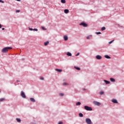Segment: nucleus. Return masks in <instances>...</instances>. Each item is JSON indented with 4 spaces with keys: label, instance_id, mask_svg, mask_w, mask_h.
I'll use <instances>...</instances> for the list:
<instances>
[{
    "label": "nucleus",
    "instance_id": "1",
    "mask_svg": "<svg viewBox=\"0 0 124 124\" xmlns=\"http://www.w3.org/2000/svg\"><path fill=\"white\" fill-rule=\"evenodd\" d=\"M10 49H12V47H4L2 49V53H7V52H8V50H10Z\"/></svg>",
    "mask_w": 124,
    "mask_h": 124
},
{
    "label": "nucleus",
    "instance_id": "2",
    "mask_svg": "<svg viewBox=\"0 0 124 124\" xmlns=\"http://www.w3.org/2000/svg\"><path fill=\"white\" fill-rule=\"evenodd\" d=\"M84 109H85V110H87V111H92V110H93V108H92L87 106H85L84 107Z\"/></svg>",
    "mask_w": 124,
    "mask_h": 124
},
{
    "label": "nucleus",
    "instance_id": "3",
    "mask_svg": "<svg viewBox=\"0 0 124 124\" xmlns=\"http://www.w3.org/2000/svg\"><path fill=\"white\" fill-rule=\"evenodd\" d=\"M85 122L86 123H87L88 124H92V120H91V119H90L89 118H86L85 119Z\"/></svg>",
    "mask_w": 124,
    "mask_h": 124
},
{
    "label": "nucleus",
    "instance_id": "4",
    "mask_svg": "<svg viewBox=\"0 0 124 124\" xmlns=\"http://www.w3.org/2000/svg\"><path fill=\"white\" fill-rule=\"evenodd\" d=\"M93 104L96 105L97 106H100V105H101V104H100V103L95 101H93Z\"/></svg>",
    "mask_w": 124,
    "mask_h": 124
},
{
    "label": "nucleus",
    "instance_id": "5",
    "mask_svg": "<svg viewBox=\"0 0 124 124\" xmlns=\"http://www.w3.org/2000/svg\"><path fill=\"white\" fill-rule=\"evenodd\" d=\"M21 96L23 98H26V94H25V93L23 91L21 92Z\"/></svg>",
    "mask_w": 124,
    "mask_h": 124
},
{
    "label": "nucleus",
    "instance_id": "6",
    "mask_svg": "<svg viewBox=\"0 0 124 124\" xmlns=\"http://www.w3.org/2000/svg\"><path fill=\"white\" fill-rule=\"evenodd\" d=\"M79 25L80 26H83V27H88V24L84 22H81Z\"/></svg>",
    "mask_w": 124,
    "mask_h": 124
},
{
    "label": "nucleus",
    "instance_id": "7",
    "mask_svg": "<svg viewBox=\"0 0 124 124\" xmlns=\"http://www.w3.org/2000/svg\"><path fill=\"white\" fill-rule=\"evenodd\" d=\"M96 59H97V60H101V59H102V57L100 55H97L96 56Z\"/></svg>",
    "mask_w": 124,
    "mask_h": 124
},
{
    "label": "nucleus",
    "instance_id": "8",
    "mask_svg": "<svg viewBox=\"0 0 124 124\" xmlns=\"http://www.w3.org/2000/svg\"><path fill=\"white\" fill-rule=\"evenodd\" d=\"M63 38H64V40H65V41L68 40V37H67V36H64Z\"/></svg>",
    "mask_w": 124,
    "mask_h": 124
},
{
    "label": "nucleus",
    "instance_id": "9",
    "mask_svg": "<svg viewBox=\"0 0 124 124\" xmlns=\"http://www.w3.org/2000/svg\"><path fill=\"white\" fill-rule=\"evenodd\" d=\"M112 102H113V103H118V101L116 99H112Z\"/></svg>",
    "mask_w": 124,
    "mask_h": 124
},
{
    "label": "nucleus",
    "instance_id": "10",
    "mask_svg": "<svg viewBox=\"0 0 124 124\" xmlns=\"http://www.w3.org/2000/svg\"><path fill=\"white\" fill-rule=\"evenodd\" d=\"M67 56H68L69 57H71L72 56V54H71V53L68 52L67 53Z\"/></svg>",
    "mask_w": 124,
    "mask_h": 124
},
{
    "label": "nucleus",
    "instance_id": "11",
    "mask_svg": "<svg viewBox=\"0 0 124 124\" xmlns=\"http://www.w3.org/2000/svg\"><path fill=\"white\" fill-rule=\"evenodd\" d=\"M64 12L66 14H67V13H68V12H69V10L68 9H65V10H64Z\"/></svg>",
    "mask_w": 124,
    "mask_h": 124
},
{
    "label": "nucleus",
    "instance_id": "12",
    "mask_svg": "<svg viewBox=\"0 0 124 124\" xmlns=\"http://www.w3.org/2000/svg\"><path fill=\"white\" fill-rule=\"evenodd\" d=\"M104 82H105L106 83V84H110V81L106 80H104Z\"/></svg>",
    "mask_w": 124,
    "mask_h": 124
},
{
    "label": "nucleus",
    "instance_id": "13",
    "mask_svg": "<svg viewBox=\"0 0 124 124\" xmlns=\"http://www.w3.org/2000/svg\"><path fill=\"white\" fill-rule=\"evenodd\" d=\"M30 100H31V101L32 102H35V100L34 98H30Z\"/></svg>",
    "mask_w": 124,
    "mask_h": 124
},
{
    "label": "nucleus",
    "instance_id": "14",
    "mask_svg": "<svg viewBox=\"0 0 124 124\" xmlns=\"http://www.w3.org/2000/svg\"><path fill=\"white\" fill-rule=\"evenodd\" d=\"M48 44H49V41H46L44 43L45 46H47V45H48Z\"/></svg>",
    "mask_w": 124,
    "mask_h": 124
},
{
    "label": "nucleus",
    "instance_id": "15",
    "mask_svg": "<svg viewBox=\"0 0 124 124\" xmlns=\"http://www.w3.org/2000/svg\"><path fill=\"white\" fill-rule=\"evenodd\" d=\"M55 70L56 71H58V72H62V70L59 69H56Z\"/></svg>",
    "mask_w": 124,
    "mask_h": 124
},
{
    "label": "nucleus",
    "instance_id": "16",
    "mask_svg": "<svg viewBox=\"0 0 124 124\" xmlns=\"http://www.w3.org/2000/svg\"><path fill=\"white\" fill-rule=\"evenodd\" d=\"M105 58H106V59H111V57L108 55H105Z\"/></svg>",
    "mask_w": 124,
    "mask_h": 124
},
{
    "label": "nucleus",
    "instance_id": "17",
    "mask_svg": "<svg viewBox=\"0 0 124 124\" xmlns=\"http://www.w3.org/2000/svg\"><path fill=\"white\" fill-rule=\"evenodd\" d=\"M110 80L111 81V82H115V79H114L113 78H110Z\"/></svg>",
    "mask_w": 124,
    "mask_h": 124
},
{
    "label": "nucleus",
    "instance_id": "18",
    "mask_svg": "<svg viewBox=\"0 0 124 124\" xmlns=\"http://www.w3.org/2000/svg\"><path fill=\"white\" fill-rule=\"evenodd\" d=\"M106 30V28H105V27H103L101 28V31H105Z\"/></svg>",
    "mask_w": 124,
    "mask_h": 124
},
{
    "label": "nucleus",
    "instance_id": "19",
    "mask_svg": "<svg viewBox=\"0 0 124 124\" xmlns=\"http://www.w3.org/2000/svg\"><path fill=\"white\" fill-rule=\"evenodd\" d=\"M16 121L17 122H18V123H21V119H19V118H16Z\"/></svg>",
    "mask_w": 124,
    "mask_h": 124
},
{
    "label": "nucleus",
    "instance_id": "20",
    "mask_svg": "<svg viewBox=\"0 0 124 124\" xmlns=\"http://www.w3.org/2000/svg\"><path fill=\"white\" fill-rule=\"evenodd\" d=\"M5 99L4 98H2L0 99V102H2V101H3V100H5Z\"/></svg>",
    "mask_w": 124,
    "mask_h": 124
},
{
    "label": "nucleus",
    "instance_id": "21",
    "mask_svg": "<svg viewBox=\"0 0 124 124\" xmlns=\"http://www.w3.org/2000/svg\"><path fill=\"white\" fill-rule=\"evenodd\" d=\"M93 36L92 35H90L87 37V39H90V37H92Z\"/></svg>",
    "mask_w": 124,
    "mask_h": 124
},
{
    "label": "nucleus",
    "instance_id": "22",
    "mask_svg": "<svg viewBox=\"0 0 124 124\" xmlns=\"http://www.w3.org/2000/svg\"><path fill=\"white\" fill-rule=\"evenodd\" d=\"M75 68H76V69H77V70H80V68L77 67V66H75L74 67Z\"/></svg>",
    "mask_w": 124,
    "mask_h": 124
},
{
    "label": "nucleus",
    "instance_id": "23",
    "mask_svg": "<svg viewBox=\"0 0 124 124\" xmlns=\"http://www.w3.org/2000/svg\"><path fill=\"white\" fill-rule=\"evenodd\" d=\"M59 95L60 96H63V95H64V94H63V93H59Z\"/></svg>",
    "mask_w": 124,
    "mask_h": 124
},
{
    "label": "nucleus",
    "instance_id": "24",
    "mask_svg": "<svg viewBox=\"0 0 124 124\" xmlns=\"http://www.w3.org/2000/svg\"><path fill=\"white\" fill-rule=\"evenodd\" d=\"M62 3H65V0H61Z\"/></svg>",
    "mask_w": 124,
    "mask_h": 124
},
{
    "label": "nucleus",
    "instance_id": "25",
    "mask_svg": "<svg viewBox=\"0 0 124 124\" xmlns=\"http://www.w3.org/2000/svg\"><path fill=\"white\" fill-rule=\"evenodd\" d=\"M79 116L81 117V118H82V117H83V115L81 113H80L79 114Z\"/></svg>",
    "mask_w": 124,
    "mask_h": 124
},
{
    "label": "nucleus",
    "instance_id": "26",
    "mask_svg": "<svg viewBox=\"0 0 124 124\" xmlns=\"http://www.w3.org/2000/svg\"><path fill=\"white\" fill-rule=\"evenodd\" d=\"M114 41H115V40H113L112 41L108 42V44H111V43H113V42H114Z\"/></svg>",
    "mask_w": 124,
    "mask_h": 124
},
{
    "label": "nucleus",
    "instance_id": "27",
    "mask_svg": "<svg viewBox=\"0 0 124 124\" xmlns=\"http://www.w3.org/2000/svg\"><path fill=\"white\" fill-rule=\"evenodd\" d=\"M76 105L78 106V105H81V102H78V103H76Z\"/></svg>",
    "mask_w": 124,
    "mask_h": 124
},
{
    "label": "nucleus",
    "instance_id": "28",
    "mask_svg": "<svg viewBox=\"0 0 124 124\" xmlns=\"http://www.w3.org/2000/svg\"><path fill=\"white\" fill-rule=\"evenodd\" d=\"M103 93H104V92L103 91L100 92V94H103Z\"/></svg>",
    "mask_w": 124,
    "mask_h": 124
},
{
    "label": "nucleus",
    "instance_id": "29",
    "mask_svg": "<svg viewBox=\"0 0 124 124\" xmlns=\"http://www.w3.org/2000/svg\"><path fill=\"white\" fill-rule=\"evenodd\" d=\"M33 31H38V30H37V29H33Z\"/></svg>",
    "mask_w": 124,
    "mask_h": 124
},
{
    "label": "nucleus",
    "instance_id": "30",
    "mask_svg": "<svg viewBox=\"0 0 124 124\" xmlns=\"http://www.w3.org/2000/svg\"><path fill=\"white\" fill-rule=\"evenodd\" d=\"M96 34H101V32H97Z\"/></svg>",
    "mask_w": 124,
    "mask_h": 124
},
{
    "label": "nucleus",
    "instance_id": "31",
    "mask_svg": "<svg viewBox=\"0 0 124 124\" xmlns=\"http://www.w3.org/2000/svg\"><path fill=\"white\" fill-rule=\"evenodd\" d=\"M29 31H33L32 28H29Z\"/></svg>",
    "mask_w": 124,
    "mask_h": 124
},
{
    "label": "nucleus",
    "instance_id": "32",
    "mask_svg": "<svg viewBox=\"0 0 124 124\" xmlns=\"http://www.w3.org/2000/svg\"><path fill=\"white\" fill-rule=\"evenodd\" d=\"M19 12H20V11L19 10L16 11V13H19Z\"/></svg>",
    "mask_w": 124,
    "mask_h": 124
},
{
    "label": "nucleus",
    "instance_id": "33",
    "mask_svg": "<svg viewBox=\"0 0 124 124\" xmlns=\"http://www.w3.org/2000/svg\"><path fill=\"white\" fill-rule=\"evenodd\" d=\"M79 55H80V53L78 52L77 54V55L76 56V57H77V56H79Z\"/></svg>",
    "mask_w": 124,
    "mask_h": 124
},
{
    "label": "nucleus",
    "instance_id": "34",
    "mask_svg": "<svg viewBox=\"0 0 124 124\" xmlns=\"http://www.w3.org/2000/svg\"><path fill=\"white\" fill-rule=\"evenodd\" d=\"M63 85H68L67 83H63Z\"/></svg>",
    "mask_w": 124,
    "mask_h": 124
},
{
    "label": "nucleus",
    "instance_id": "35",
    "mask_svg": "<svg viewBox=\"0 0 124 124\" xmlns=\"http://www.w3.org/2000/svg\"><path fill=\"white\" fill-rule=\"evenodd\" d=\"M40 79H41V80H44V78H42V77Z\"/></svg>",
    "mask_w": 124,
    "mask_h": 124
},
{
    "label": "nucleus",
    "instance_id": "36",
    "mask_svg": "<svg viewBox=\"0 0 124 124\" xmlns=\"http://www.w3.org/2000/svg\"><path fill=\"white\" fill-rule=\"evenodd\" d=\"M58 124H62V122H60L58 123Z\"/></svg>",
    "mask_w": 124,
    "mask_h": 124
},
{
    "label": "nucleus",
    "instance_id": "37",
    "mask_svg": "<svg viewBox=\"0 0 124 124\" xmlns=\"http://www.w3.org/2000/svg\"><path fill=\"white\" fill-rule=\"evenodd\" d=\"M1 2L2 3H4V1H3L2 0H1Z\"/></svg>",
    "mask_w": 124,
    "mask_h": 124
},
{
    "label": "nucleus",
    "instance_id": "38",
    "mask_svg": "<svg viewBox=\"0 0 124 124\" xmlns=\"http://www.w3.org/2000/svg\"><path fill=\"white\" fill-rule=\"evenodd\" d=\"M0 29H1V24H0Z\"/></svg>",
    "mask_w": 124,
    "mask_h": 124
},
{
    "label": "nucleus",
    "instance_id": "39",
    "mask_svg": "<svg viewBox=\"0 0 124 124\" xmlns=\"http://www.w3.org/2000/svg\"><path fill=\"white\" fill-rule=\"evenodd\" d=\"M17 1H21V0H16Z\"/></svg>",
    "mask_w": 124,
    "mask_h": 124
},
{
    "label": "nucleus",
    "instance_id": "40",
    "mask_svg": "<svg viewBox=\"0 0 124 124\" xmlns=\"http://www.w3.org/2000/svg\"><path fill=\"white\" fill-rule=\"evenodd\" d=\"M2 31H4V28H2Z\"/></svg>",
    "mask_w": 124,
    "mask_h": 124
},
{
    "label": "nucleus",
    "instance_id": "41",
    "mask_svg": "<svg viewBox=\"0 0 124 124\" xmlns=\"http://www.w3.org/2000/svg\"><path fill=\"white\" fill-rule=\"evenodd\" d=\"M43 30H44V27H42Z\"/></svg>",
    "mask_w": 124,
    "mask_h": 124
},
{
    "label": "nucleus",
    "instance_id": "42",
    "mask_svg": "<svg viewBox=\"0 0 124 124\" xmlns=\"http://www.w3.org/2000/svg\"><path fill=\"white\" fill-rule=\"evenodd\" d=\"M0 2H1V0H0Z\"/></svg>",
    "mask_w": 124,
    "mask_h": 124
},
{
    "label": "nucleus",
    "instance_id": "43",
    "mask_svg": "<svg viewBox=\"0 0 124 124\" xmlns=\"http://www.w3.org/2000/svg\"><path fill=\"white\" fill-rule=\"evenodd\" d=\"M17 82H19V81L17 80Z\"/></svg>",
    "mask_w": 124,
    "mask_h": 124
}]
</instances>
